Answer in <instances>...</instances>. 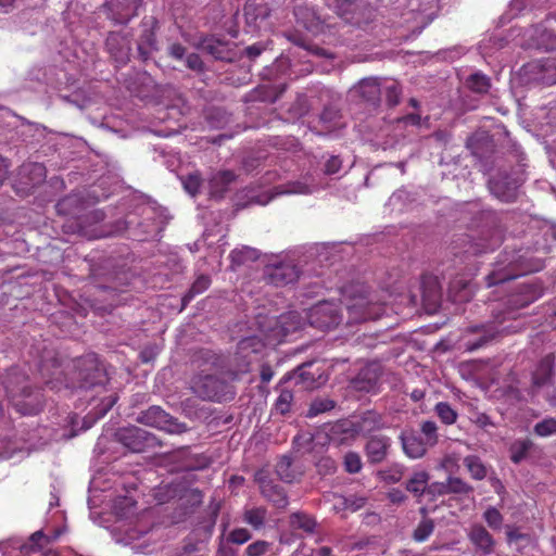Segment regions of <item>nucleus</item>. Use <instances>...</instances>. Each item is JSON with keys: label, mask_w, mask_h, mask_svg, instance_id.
<instances>
[{"label": "nucleus", "mask_w": 556, "mask_h": 556, "mask_svg": "<svg viewBox=\"0 0 556 556\" xmlns=\"http://www.w3.org/2000/svg\"><path fill=\"white\" fill-rule=\"evenodd\" d=\"M539 294L533 286H523L519 292L511 294L505 307L493 313V319L485 324L469 326L465 330L464 346L466 351L473 352L486 346L498 336L510 332L509 327L504 326L508 320L520 317L519 309L529 306Z\"/></svg>", "instance_id": "obj_1"}, {"label": "nucleus", "mask_w": 556, "mask_h": 556, "mask_svg": "<svg viewBox=\"0 0 556 556\" xmlns=\"http://www.w3.org/2000/svg\"><path fill=\"white\" fill-rule=\"evenodd\" d=\"M72 363L77 375L76 380L67 377L63 365L56 358L41 362L40 375L47 387L60 391L62 388L76 387V381L78 387L89 388L103 384L108 380L105 369L96 353H88Z\"/></svg>", "instance_id": "obj_2"}, {"label": "nucleus", "mask_w": 556, "mask_h": 556, "mask_svg": "<svg viewBox=\"0 0 556 556\" xmlns=\"http://www.w3.org/2000/svg\"><path fill=\"white\" fill-rule=\"evenodd\" d=\"M2 388L9 403L21 415H36L42 409V394L33 388L24 368L11 367L2 380Z\"/></svg>", "instance_id": "obj_3"}, {"label": "nucleus", "mask_w": 556, "mask_h": 556, "mask_svg": "<svg viewBox=\"0 0 556 556\" xmlns=\"http://www.w3.org/2000/svg\"><path fill=\"white\" fill-rule=\"evenodd\" d=\"M346 311V325L379 319L386 313V303L378 293L364 285L350 286L343 291L342 303Z\"/></svg>", "instance_id": "obj_4"}, {"label": "nucleus", "mask_w": 556, "mask_h": 556, "mask_svg": "<svg viewBox=\"0 0 556 556\" xmlns=\"http://www.w3.org/2000/svg\"><path fill=\"white\" fill-rule=\"evenodd\" d=\"M190 388L192 393L203 401L222 403L232 401L236 396V388L231 382L204 370L191 378Z\"/></svg>", "instance_id": "obj_5"}, {"label": "nucleus", "mask_w": 556, "mask_h": 556, "mask_svg": "<svg viewBox=\"0 0 556 556\" xmlns=\"http://www.w3.org/2000/svg\"><path fill=\"white\" fill-rule=\"evenodd\" d=\"M265 346V342L257 336L241 339L237 344L235 354L228 361L227 376L231 381H237L242 375L250 371L252 355L258 354Z\"/></svg>", "instance_id": "obj_6"}, {"label": "nucleus", "mask_w": 556, "mask_h": 556, "mask_svg": "<svg viewBox=\"0 0 556 556\" xmlns=\"http://www.w3.org/2000/svg\"><path fill=\"white\" fill-rule=\"evenodd\" d=\"M302 319L298 312H287L279 317L267 320V327H262L264 342L266 344H280L285 339L301 329Z\"/></svg>", "instance_id": "obj_7"}, {"label": "nucleus", "mask_w": 556, "mask_h": 556, "mask_svg": "<svg viewBox=\"0 0 556 556\" xmlns=\"http://www.w3.org/2000/svg\"><path fill=\"white\" fill-rule=\"evenodd\" d=\"M307 323L317 329L329 330L343 321V315L339 304L334 302H319L306 313Z\"/></svg>", "instance_id": "obj_8"}, {"label": "nucleus", "mask_w": 556, "mask_h": 556, "mask_svg": "<svg viewBox=\"0 0 556 556\" xmlns=\"http://www.w3.org/2000/svg\"><path fill=\"white\" fill-rule=\"evenodd\" d=\"M115 435L117 441L132 453H143L160 445L154 434L136 426L121 428Z\"/></svg>", "instance_id": "obj_9"}, {"label": "nucleus", "mask_w": 556, "mask_h": 556, "mask_svg": "<svg viewBox=\"0 0 556 556\" xmlns=\"http://www.w3.org/2000/svg\"><path fill=\"white\" fill-rule=\"evenodd\" d=\"M137 421L168 433L178 434L187 431V426L185 424L179 422L161 406L156 405L150 406L148 409L141 412L137 417Z\"/></svg>", "instance_id": "obj_10"}, {"label": "nucleus", "mask_w": 556, "mask_h": 556, "mask_svg": "<svg viewBox=\"0 0 556 556\" xmlns=\"http://www.w3.org/2000/svg\"><path fill=\"white\" fill-rule=\"evenodd\" d=\"M462 240V250L465 254L479 255L493 251L502 242L501 232L493 227L483 229L479 236L465 235Z\"/></svg>", "instance_id": "obj_11"}, {"label": "nucleus", "mask_w": 556, "mask_h": 556, "mask_svg": "<svg viewBox=\"0 0 556 556\" xmlns=\"http://www.w3.org/2000/svg\"><path fill=\"white\" fill-rule=\"evenodd\" d=\"M254 481L258 484L262 496L277 509H286L289 498L283 486L276 483L270 472L262 468L254 475Z\"/></svg>", "instance_id": "obj_12"}, {"label": "nucleus", "mask_w": 556, "mask_h": 556, "mask_svg": "<svg viewBox=\"0 0 556 556\" xmlns=\"http://www.w3.org/2000/svg\"><path fill=\"white\" fill-rule=\"evenodd\" d=\"M282 380L285 382L294 380L295 386L304 390L318 388L325 382L324 371L315 361L303 363L293 371L286 374Z\"/></svg>", "instance_id": "obj_13"}, {"label": "nucleus", "mask_w": 556, "mask_h": 556, "mask_svg": "<svg viewBox=\"0 0 556 556\" xmlns=\"http://www.w3.org/2000/svg\"><path fill=\"white\" fill-rule=\"evenodd\" d=\"M264 276L268 283L276 287H285L299 279L300 270L293 263L280 262L268 264L264 269Z\"/></svg>", "instance_id": "obj_14"}, {"label": "nucleus", "mask_w": 556, "mask_h": 556, "mask_svg": "<svg viewBox=\"0 0 556 556\" xmlns=\"http://www.w3.org/2000/svg\"><path fill=\"white\" fill-rule=\"evenodd\" d=\"M141 33L138 38L137 48L140 58L147 61L153 51L157 50L156 30L159 21L154 16H144L140 24Z\"/></svg>", "instance_id": "obj_15"}, {"label": "nucleus", "mask_w": 556, "mask_h": 556, "mask_svg": "<svg viewBox=\"0 0 556 556\" xmlns=\"http://www.w3.org/2000/svg\"><path fill=\"white\" fill-rule=\"evenodd\" d=\"M105 47L118 65H125L130 60L131 41L128 35L121 31H111L106 37Z\"/></svg>", "instance_id": "obj_16"}, {"label": "nucleus", "mask_w": 556, "mask_h": 556, "mask_svg": "<svg viewBox=\"0 0 556 556\" xmlns=\"http://www.w3.org/2000/svg\"><path fill=\"white\" fill-rule=\"evenodd\" d=\"M392 446V440L386 434L370 435L364 446L367 462L370 465H378L384 462Z\"/></svg>", "instance_id": "obj_17"}, {"label": "nucleus", "mask_w": 556, "mask_h": 556, "mask_svg": "<svg viewBox=\"0 0 556 556\" xmlns=\"http://www.w3.org/2000/svg\"><path fill=\"white\" fill-rule=\"evenodd\" d=\"M468 540L481 556H489L495 552L496 541L480 523H475L470 527Z\"/></svg>", "instance_id": "obj_18"}, {"label": "nucleus", "mask_w": 556, "mask_h": 556, "mask_svg": "<svg viewBox=\"0 0 556 556\" xmlns=\"http://www.w3.org/2000/svg\"><path fill=\"white\" fill-rule=\"evenodd\" d=\"M358 429L352 421L340 420L330 426L327 435L329 443L336 447L350 445L356 438Z\"/></svg>", "instance_id": "obj_19"}, {"label": "nucleus", "mask_w": 556, "mask_h": 556, "mask_svg": "<svg viewBox=\"0 0 556 556\" xmlns=\"http://www.w3.org/2000/svg\"><path fill=\"white\" fill-rule=\"evenodd\" d=\"M399 440L402 445L403 453L412 459H418L427 454L429 448L427 442L414 431H403Z\"/></svg>", "instance_id": "obj_20"}, {"label": "nucleus", "mask_w": 556, "mask_h": 556, "mask_svg": "<svg viewBox=\"0 0 556 556\" xmlns=\"http://www.w3.org/2000/svg\"><path fill=\"white\" fill-rule=\"evenodd\" d=\"M381 376V366L378 363L365 365L353 379V386L359 391L369 392L372 390Z\"/></svg>", "instance_id": "obj_21"}, {"label": "nucleus", "mask_w": 556, "mask_h": 556, "mask_svg": "<svg viewBox=\"0 0 556 556\" xmlns=\"http://www.w3.org/2000/svg\"><path fill=\"white\" fill-rule=\"evenodd\" d=\"M491 192L503 202H514L518 195V186L507 178H492L489 181Z\"/></svg>", "instance_id": "obj_22"}, {"label": "nucleus", "mask_w": 556, "mask_h": 556, "mask_svg": "<svg viewBox=\"0 0 556 556\" xmlns=\"http://www.w3.org/2000/svg\"><path fill=\"white\" fill-rule=\"evenodd\" d=\"M381 87L378 78L369 77L362 79L356 90L363 100L372 105H378L382 94Z\"/></svg>", "instance_id": "obj_23"}, {"label": "nucleus", "mask_w": 556, "mask_h": 556, "mask_svg": "<svg viewBox=\"0 0 556 556\" xmlns=\"http://www.w3.org/2000/svg\"><path fill=\"white\" fill-rule=\"evenodd\" d=\"M555 355L549 353L545 355L538 364L532 374V383L534 387L541 388L546 386L553 376Z\"/></svg>", "instance_id": "obj_24"}, {"label": "nucleus", "mask_w": 556, "mask_h": 556, "mask_svg": "<svg viewBox=\"0 0 556 556\" xmlns=\"http://www.w3.org/2000/svg\"><path fill=\"white\" fill-rule=\"evenodd\" d=\"M438 488L439 495L445 494H469L473 491V488L468 484L466 481L458 477H450L446 482L433 484L431 488Z\"/></svg>", "instance_id": "obj_25"}, {"label": "nucleus", "mask_w": 556, "mask_h": 556, "mask_svg": "<svg viewBox=\"0 0 556 556\" xmlns=\"http://www.w3.org/2000/svg\"><path fill=\"white\" fill-rule=\"evenodd\" d=\"M429 479L430 475L426 470L416 471L406 481L405 489L419 500L427 491Z\"/></svg>", "instance_id": "obj_26"}, {"label": "nucleus", "mask_w": 556, "mask_h": 556, "mask_svg": "<svg viewBox=\"0 0 556 556\" xmlns=\"http://www.w3.org/2000/svg\"><path fill=\"white\" fill-rule=\"evenodd\" d=\"M81 205V199L77 194H70L55 204V210L59 215L79 217Z\"/></svg>", "instance_id": "obj_27"}, {"label": "nucleus", "mask_w": 556, "mask_h": 556, "mask_svg": "<svg viewBox=\"0 0 556 556\" xmlns=\"http://www.w3.org/2000/svg\"><path fill=\"white\" fill-rule=\"evenodd\" d=\"M235 178L236 176L231 170H223L214 175L210 180L211 195L222 198L228 185L231 184Z\"/></svg>", "instance_id": "obj_28"}, {"label": "nucleus", "mask_w": 556, "mask_h": 556, "mask_svg": "<svg viewBox=\"0 0 556 556\" xmlns=\"http://www.w3.org/2000/svg\"><path fill=\"white\" fill-rule=\"evenodd\" d=\"M199 48L202 49L207 54L212 55L215 60H229L228 50L226 49V43L222 40L214 38H204Z\"/></svg>", "instance_id": "obj_29"}, {"label": "nucleus", "mask_w": 556, "mask_h": 556, "mask_svg": "<svg viewBox=\"0 0 556 556\" xmlns=\"http://www.w3.org/2000/svg\"><path fill=\"white\" fill-rule=\"evenodd\" d=\"M21 176H29L28 186L35 187L46 179V167L40 163H28L21 166Z\"/></svg>", "instance_id": "obj_30"}, {"label": "nucleus", "mask_w": 556, "mask_h": 556, "mask_svg": "<svg viewBox=\"0 0 556 556\" xmlns=\"http://www.w3.org/2000/svg\"><path fill=\"white\" fill-rule=\"evenodd\" d=\"M276 473L280 480L287 483H292L296 480L298 476H300V472H298L292 466L291 457L287 455L281 456L277 462Z\"/></svg>", "instance_id": "obj_31"}, {"label": "nucleus", "mask_w": 556, "mask_h": 556, "mask_svg": "<svg viewBox=\"0 0 556 556\" xmlns=\"http://www.w3.org/2000/svg\"><path fill=\"white\" fill-rule=\"evenodd\" d=\"M467 88L479 94H485L491 88V79L481 72H476L468 76L466 80Z\"/></svg>", "instance_id": "obj_32"}, {"label": "nucleus", "mask_w": 556, "mask_h": 556, "mask_svg": "<svg viewBox=\"0 0 556 556\" xmlns=\"http://www.w3.org/2000/svg\"><path fill=\"white\" fill-rule=\"evenodd\" d=\"M267 509L265 507L248 508L243 511L242 520L254 530H260L265 526Z\"/></svg>", "instance_id": "obj_33"}, {"label": "nucleus", "mask_w": 556, "mask_h": 556, "mask_svg": "<svg viewBox=\"0 0 556 556\" xmlns=\"http://www.w3.org/2000/svg\"><path fill=\"white\" fill-rule=\"evenodd\" d=\"M473 480H483L488 476V468L477 455H468L463 460Z\"/></svg>", "instance_id": "obj_34"}, {"label": "nucleus", "mask_w": 556, "mask_h": 556, "mask_svg": "<svg viewBox=\"0 0 556 556\" xmlns=\"http://www.w3.org/2000/svg\"><path fill=\"white\" fill-rule=\"evenodd\" d=\"M211 286V278L207 275H200L191 285L190 289L181 299L182 308L186 307L197 295L203 293Z\"/></svg>", "instance_id": "obj_35"}, {"label": "nucleus", "mask_w": 556, "mask_h": 556, "mask_svg": "<svg viewBox=\"0 0 556 556\" xmlns=\"http://www.w3.org/2000/svg\"><path fill=\"white\" fill-rule=\"evenodd\" d=\"M289 522L293 529L303 530L306 533H313L317 525L314 517L301 511L291 514Z\"/></svg>", "instance_id": "obj_36"}, {"label": "nucleus", "mask_w": 556, "mask_h": 556, "mask_svg": "<svg viewBox=\"0 0 556 556\" xmlns=\"http://www.w3.org/2000/svg\"><path fill=\"white\" fill-rule=\"evenodd\" d=\"M59 531H54L52 535L45 534L41 530L34 532L29 538V548L31 552H41L59 538Z\"/></svg>", "instance_id": "obj_37"}, {"label": "nucleus", "mask_w": 556, "mask_h": 556, "mask_svg": "<svg viewBox=\"0 0 556 556\" xmlns=\"http://www.w3.org/2000/svg\"><path fill=\"white\" fill-rule=\"evenodd\" d=\"M229 256L232 265L240 266L256 261L260 257V252L254 248L244 245L231 251Z\"/></svg>", "instance_id": "obj_38"}, {"label": "nucleus", "mask_w": 556, "mask_h": 556, "mask_svg": "<svg viewBox=\"0 0 556 556\" xmlns=\"http://www.w3.org/2000/svg\"><path fill=\"white\" fill-rule=\"evenodd\" d=\"M384 427L383 418L376 412L368 410L363 414L358 424V431L379 430Z\"/></svg>", "instance_id": "obj_39"}, {"label": "nucleus", "mask_w": 556, "mask_h": 556, "mask_svg": "<svg viewBox=\"0 0 556 556\" xmlns=\"http://www.w3.org/2000/svg\"><path fill=\"white\" fill-rule=\"evenodd\" d=\"M382 93L386 97L387 104L390 108H394L400 104L401 96H402V87L396 80H392L387 83L382 87Z\"/></svg>", "instance_id": "obj_40"}, {"label": "nucleus", "mask_w": 556, "mask_h": 556, "mask_svg": "<svg viewBox=\"0 0 556 556\" xmlns=\"http://www.w3.org/2000/svg\"><path fill=\"white\" fill-rule=\"evenodd\" d=\"M405 468L402 464L394 463L386 469L378 472L381 481L387 483H397L404 476Z\"/></svg>", "instance_id": "obj_41"}, {"label": "nucleus", "mask_w": 556, "mask_h": 556, "mask_svg": "<svg viewBox=\"0 0 556 556\" xmlns=\"http://www.w3.org/2000/svg\"><path fill=\"white\" fill-rule=\"evenodd\" d=\"M292 405L293 393L290 390L282 389L274 404V410L276 414L285 416L291 412Z\"/></svg>", "instance_id": "obj_42"}, {"label": "nucleus", "mask_w": 556, "mask_h": 556, "mask_svg": "<svg viewBox=\"0 0 556 556\" xmlns=\"http://www.w3.org/2000/svg\"><path fill=\"white\" fill-rule=\"evenodd\" d=\"M434 412L446 426L454 425L457 421L458 414L447 402H439L434 406Z\"/></svg>", "instance_id": "obj_43"}, {"label": "nucleus", "mask_w": 556, "mask_h": 556, "mask_svg": "<svg viewBox=\"0 0 556 556\" xmlns=\"http://www.w3.org/2000/svg\"><path fill=\"white\" fill-rule=\"evenodd\" d=\"M532 442L528 439L515 441L510 446V459L515 464H519L526 458L532 447Z\"/></svg>", "instance_id": "obj_44"}, {"label": "nucleus", "mask_w": 556, "mask_h": 556, "mask_svg": "<svg viewBox=\"0 0 556 556\" xmlns=\"http://www.w3.org/2000/svg\"><path fill=\"white\" fill-rule=\"evenodd\" d=\"M420 432L422 440L427 442L429 447H433L439 442L438 426L433 420H424L420 424Z\"/></svg>", "instance_id": "obj_45"}, {"label": "nucleus", "mask_w": 556, "mask_h": 556, "mask_svg": "<svg viewBox=\"0 0 556 556\" xmlns=\"http://www.w3.org/2000/svg\"><path fill=\"white\" fill-rule=\"evenodd\" d=\"M326 5L333 10L339 16L349 20V15L353 12L354 0H325Z\"/></svg>", "instance_id": "obj_46"}, {"label": "nucleus", "mask_w": 556, "mask_h": 556, "mask_svg": "<svg viewBox=\"0 0 556 556\" xmlns=\"http://www.w3.org/2000/svg\"><path fill=\"white\" fill-rule=\"evenodd\" d=\"M434 530V521L430 518H422L413 533V539L416 542H425L432 534Z\"/></svg>", "instance_id": "obj_47"}, {"label": "nucleus", "mask_w": 556, "mask_h": 556, "mask_svg": "<svg viewBox=\"0 0 556 556\" xmlns=\"http://www.w3.org/2000/svg\"><path fill=\"white\" fill-rule=\"evenodd\" d=\"M539 437H549L556 434V418L549 417L539 421L533 429Z\"/></svg>", "instance_id": "obj_48"}, {"label": "nucleus", "mask_w": 556, "mask_h": 556, "mask_svg": "<svg viewBox=\"0 0 556 556\" xmlns=\"http://www.w3.org/2000/svg\"><path fill=\"white\" fill-rule=\"evenodd\" d=\"M336 403L330 399H318L312 402L308 409V417H315L321 413H326L334 408Z\"/></svg>", "instance_id": "obj_49"}, {"label": "nucleus", "mask_w": 556, "mask_h": 556, "mask_svg": "<svg viewBox=\"0 0 556 556\" xmlns=\"http://www.w3.org/2000/svg\"><path fill=\"white\" fill-rule=\"evenodd\" d=\"M483 519L488 523V526L493 530H500L503 525V515L495 507H489L483 513Z\"/></svg>", "instance_id": "obj_50"}, {"label": "nucleus", "mask_w": 556, "mask_h": 556, "mask_svg": "<svg viewBox=\"0 0 556 556\" xmlns=\"http://www.w3.org/2000/svg\"><path fill=\"white\" fill-rule=\"evenodd\" d=\"M178 494H179L178 485L170 483V484H165V485L160 486L156 490L154 496L160 503H165V502L170 501L172 498H175L176 496H178Z\"/></svg>", "instance_id": "obj_51"}, {"label": "nucleus", "mask_w": 556, "mask_h": 556, "mask_svg": "<svg viewBox=\"0 0 556 556\" xmlns=\"http://www.w3.org/2000/svg\"><path fill=\"white\" fill-rule=\"evenodd\" d=\"M517 275L505 270H493L485 277L488 287H493L516 278Z\"/></svg>", "instance_id": "obj_52"}, {"label": "nucleus", "mask_w": 556, "mask_h": 556, "mask_svg": "<svg viewBox=\"0 0 556 556\" xmlns=\"http://www.w3.org/2000/svg\"><path fill=\"white\" fill-rule=\"evenodd\" d=\"M182 185H184L185 190L189 194H191L193 197L197 195L200 192V187L202 185V179H201L200 174L193 173V174L187 175L182 179Z\"/></svg>", "instance_id": "obj_53"}, {"label": "nucleus", "mask_w": 556, "mask_h": 556, "mask_svg": "<svg viewBox=\"0 0 556 556\" xmlns=\"http://www.w3.org/2000/svg\"><path fill=\"white\" fill-rule=\"evenodd\" d=\"M344 469L349 473H357L362 469V459L358 453L356 452H349L344 455Z\"/></svg>", "instance_id": "obj_54"}, {"label": "nucleus", "mask_w": 556, "mask_h": 556, "mask_svg": "<svg viewBox=\"0 0 556 556\" xmlns=\"http://www.w3.org/2000/svg\"><path fill=\"white\" fill-rule=\"evenodd\" d=\"M202 361L203 364L210 365L212 368H218L222 357L211 350H202L197 354L195 362Z\"/></svg>", "instance_id": "obj_55"}, {"label": "nucleus", "mask_w": 556, "mask_h": 556, "mask_svg": "<svg viewBox=\"0 0 556 556\" xmlns=\"http://www.w3.org/2000/svg\"><path fill=\"white\" fill-rule=\"evenodd\" d=\"M252 538V534L250 531L245 528H237L229 532L227 535V541L233 544H244L248 541H250Z\"/></svg>", "instance_id": "obj_56"}, {"label": "nucleus", "mask_w": 556, "mask_h": 556, "mask_svg": "<svg viewBox=\"0 0 556 556\" xmlns=\"http://www.w3.org/2000/svg\"><path fill=\"white\" fill-rule=\"evenodd\" d=\"M270 543L264 540H257L253 543H251L245 548V555L247 556H263L265 555L269 549Z\"/></svg>", "instance_id": "obj_57"}, {"label": "nucleus", "mask_w": 556, "mask_h": 556, "mask_svg": "<svg viewBox=\"0 0 556 556\" xmlns=\"http://www.w3.org/2000/svg\"><path fill=\"white\" fill-rule=\"evenodd\" d=\"M421 122H422V118L417 113H409L404 116L397 117L394 121L396 128L406 127L408 125L415 126V127H420Z\"/></svg>", "instance_id": "obj_58"}, {"label": "nucleus", "mask_w": 556, "mask_h": 556, "mask_svg": "<svg viewBox=\"0 0 556 556\" xmlns=\"http://www.w3.org/2000/svg\"><path fill=\"white\" fill-rule=\"evenodd\" d=\"M186 66L199 74L205 71V64L198 53H190L186 56Z\"/></svg>", "instance_id": "obj_59"}, {"label": "nucleus", "mask_w": 556, "mask_h": 556, "mask_svg": "<svg viewBox=\"0 0 556 556\" xmlns=\"http://www.w3.org/2000/svg\"><path fill=\"white\" fill-rule=\"evenodd\" d=\"M340 506L342 509H349L351 511H356L365 505V498H348L344 496H340Z\"/></svg>", "instance_id": "obj_60"}, {"label": "nucleus", "mask_w": 556, "mask_h": 556, "mask_svg": "<svg viewBox=\"0 0 556 556\" xmlns=\"http://www.w3.org/2000/svg\"><path fill=\"white\" fill-rule=\"evenodd\" d=\"M387 497L394 505H402L407 501V495L400 489H391Z\"/></svg>", "instance_id": "obj_61"}, {"label": "nucleus", "mask_w": 556, "mask_h": 556, "mask_svg": "<svg viewBox=\"0 0 556 556\" xmlns=\"http://www.w3.org/2000/svg\"><path fill=\"white\" fill-rule=\"evenodd\" d=\"M168 55L177 61H181L186 55V48L179 42L172 43L168 47Z\"/></svg>", "instance_id": "obj_62"}, {"label": "nucleus", "mask_w": 556, "mask_h": 556, "mask_svg": "<svg viewBox=\"0 0 556 556\" xmlns=\"http://www.w3.org/2000/svg\"><path fill=\"white\" fill-rule=\"evenodd\" d=\"M159 351L154 345H148L140 352V359L142 363H149L155 359Z\"/></svg>", "instance_id": "obj_63"}, {"label": "nucleus", "mask_w": 556, "mask_h": 556, "mask_svg": "<svg viewBox=\"0 0 556 556\" xmlns=\"http://www.w3.org/2000/svg\"><path fill=\"white\" fill-rule=\"evenodd\" d=\"M341 167V161L337 156H332L330 160L327 161L325 165V172L327 174H336L339 172Z\"/></svg>", "instance_id": "obj_64"}]
</instances>
